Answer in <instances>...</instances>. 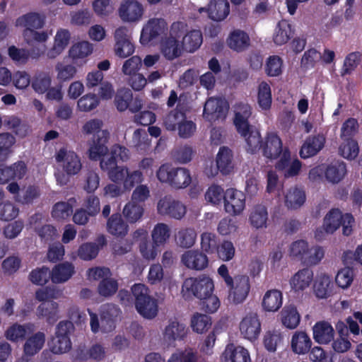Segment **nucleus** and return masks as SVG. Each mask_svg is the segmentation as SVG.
Returning <instances> with one entry per match:
<instances>
[{
  "label": "nucleus",
  "mask_w": 362,
  "mask_h": 362,
  "mask_svg": "<svg viewBox=\"0 0 362 362\" xmlns=\"http://www.w3.org/2000/svg\"><path fill=\"white\" fill-rule=\"evenodd\" d=\"M313 280V272L308 268L299 270L291 280V285L296 291L308 288Z\"/></svg>",
  "instance_id": "obj_34"
},
{
  "label": "nucleus",
  "mask_w": 362,
  "mask_h": 362,
  "mask_svg": "<svg viewBox=\"0 0 362 362\" xmlns=\"http://www.w3.org/2000/svg\"><path fill=\"white\" fill-rule=\"evenodd\" d=\"M70 34L67 30H59L54 37L53 47L47 52V55L49 59H54L60 54L68 45Z\"/></svg>",
  "instance_id": "obj_32"
},
{
  "label": "nucleus",
  "mask_w": 362,
  "mask_h": 362,
  "mask_svg": "<svg viewBox=\"0 0 362 362\" xmlns=\"http://www.w3.org/2000/svg\"><path fill=\"white\" fill-rule=\"evenodd\" d=\"M132 92L127 88H122L117 90L115 97V104L117 109L120 111L126 110L132 100Z\"/></svg>",
  "instance_id": "obj_47"
},
{
  "label": "nucleus",
  "mask_w": 362,
  "mask_h": 362,
  "mask_svg": "<svg viewBox=\"0 0 362 362\" xmlns=\"http://www.w3.org/2000/svg\"><path fill=\"white\" fill-rule=\"evenodd\" d=\"M92 52V45L87 41H83L74 44L70 48L69 56L74 59H82L90 54Z\"/></svg>",
  "instance_id": "obj_50"
},
{
  "label": "nucleus",
  "mask_w": 362,
  "mask_h": 362,
  "mask_svg": "<svg viewBox=\"0 0 362 362\" xmlns=\"http://www.w3.org/2000/svg\"><path fill=\"white\" fill-rule=\"evenodd\" d=\"M56 160L58 163H62L64 170L69 175L77 174L82 167L78 156L74 152L68 151L64 148L58 151Z\"/></svg>",
  "instance_id": "obj_14"
},
{
  "label": "nucleus",
  "mask_w": 362,
  "mask_h": 362,
  "mask_svg": "<svg viewBox=\"0 0 362 362\" xmlns=\"http://www.w3.org/2000/svg\"><path fill=\"white\" fill-rule=\"evenodd\" d=\"M39 318H45L49 325H53L58 319V303L54 301L42 303L36 310Z\"/></svg>",
  "instance_id": "obj_29"
},
{
  "label": "nucleus",
  "mask_w": 362,
  "mask_h": 362,
  "mask_svg": "<svg viewBox=\"0 0 362 362\" xmlns=\"http://www.w3.org/2000/svg\"><path fill=\"white\" fill-rule=\"evenodd\" d=\"M18 208L13 204L6 202L0 203V220L8 221L18 215Z\"/></svg>",
  "instance_id": "obj_63"
},
{
  "label": "nucleus",
  "mask_w": 362,
  "mask_h": 362,
  "mask_svg": "<svg viewBox=\"0 0 362 362\" xmlns=\"http://www.w3.org/2000/svg\"><path fill=\"white\" fill-rule=\"evenodd\" d=\"M229 287L228 299L234 304L243 303L248 296L250 290V279L245 275L235 276L232 285Z\"/></svg>",
  "instance_id": "obj_9"
},
{
  "label": "nucleus",
  "mask_w": 362,
  "mask_h": 362,
  "mask_svg": "<svg viewBox=\"0 0 362 362\" xmlns=\"http://www.w3.org/2000/svg\"><path fill=\"white\" fill-rule=\"evenodd\" d=\"M170 235V228L164 223H157L151 232L152 240L156 245H163L169 239Z\"/></svg>",
  "instance_id": "obj_45"
},
{
  "label": "nucleus",
  "mask_w": 362,
  "mask_h": 362,
  "mask_svg": "<svg viewBox=\"0 0 362 362\" xmlns=\"http://www.w3.org/2000/svg\"><path fill=\"white\" fill-rule=\"evenodd\" d=\"M158 179L175 189L187 187L191 183L189 171L185 168H175L169 164L162 165L156 173Z\"/></svg>",
  "instance_id": "obj_2"
},
{
  "label": "nucleus",
  "mask_w": 362,
  "mask_h": 362,
  "mask_svg": "<svg viewBox=\"0 0 362 362\" xmlns=\"http://www.w3.org/2000/svg\"><path fill=\"white\" fill-rule=\"evenodd\" d=\"M194 153L192 148L185 145L175 148L171 153L174 160L182 164L189 162Z\"/></svg>",
  "instance_id": "obj_54"
},
{
  "label": "nucleus",
  "mask_w": 362,
  "mask_h": 362,
  "mask_svg": "<svg viewBox=\"0 0 362 362\" xmlns=\"http://www.w3.org/2000/svg\"><path fill=\"white\" fill-rule=\"evenodd\" d=\"M202 43V34L200 30H194L187 33L182 38V49L189 52L197 49Z\"/></svg>",
  "instance_id": "obj_41"
},
{
  "label": "nucleus",
  "mask_w": 362,
  "mask_h": 362,
  "mask_svg": "<svg viewBox=\"0 0 362 362\" xmlns=\"http://www.w3.org/2000/svg\"><path fill=\"white\" fill-rule=\"evenodd\" d=\"M26 173L25 164L21 161L11 167L0 168V184H5L13 178L21 179Z\"/></svg>",
  "instance_id": "obj_28"
},
{
  "label": "nucleus",
  "mask_w": 362,
  "mask_h": 362,
  "mask_svg": "<svg viewBox=\"0 0 362 362\" xmlns=\"http://www.w3.org/2000/svg\"><path fill=\"white\" fill-rule=\"evenodd\" d=\"M324 257V250L320 246L308 247L305 255L303 257V264L311 266L318 264Z\"/></svg>",
  "instance_id": "obj_53"
},
{
  "label": "nucleus",
  "mask_w": 362,
  "mask_h": 362,
  "mask_svg": "<svg viewBox=\"0 0 362 362\" xmlns=\"http://www.w3.org/2000/svg\"><path fill=\"white\" fill-rule=\"evenodd\" d=\"M187 111L188 107L185 104L181 103L179 100L176 108L170 111L163 118V124L165 128L168 131H175L184 121Z\"/></svg>",
  "instance_id": "obj_19"
},
{
  "label": "nucleus",
  "mask_w": 362,
  "mask_h": 362,
  "mask_svg": "<svg viewBox=\"0 0 362 362\" xmlns=\"http://www.w3.org/2000/svg\"><path fill=\"white\" fill-rule=\"evenodd\" d=\"M243 137L247 143V151L248 152L253 153L262 148L263 142L257 130L250 131L246 136Z\"/></svg>",
  "instance_id": "obj_57"
},
{
  "label": "nucleus",
  "mask_w": 362,
  "mask_h": 362,
  "mask_svg": "<svg viewBox=\"0 0 362 362\" xmlns=\"http://www.w3.org/2000/svg\"><path fill=\"white\" fill-rule=\"evenodd\" d=\"M71 348L69 337L56 336L52 340V351L57 354L68 352Z\"/></svg>",
  "instance_id": "obj_58"
},
{
  "label": "nucleus",
  "mask_w": 362,
  "mask_h": 362,
  "mask_svg": "<svg viewBox=\"0 0 362 362\" xmlns=\"http://www.w3.org/2000/svg\"><path fill=\"white\" fill-rule=\"evenodd\" d=\"M189 333L187 325L177 319H170L162 331L163 341L168 346H175L176 341H183Z\"/></svg>",
  "instance_id": "obj_5"
},
{
  "label": "nucleus",
  "mask_w": 362,
  "mask_h": 362,
  "mask_svg": "<svg viewBox=\"0 0 362 362\" xmlns=\"http://www.w3.org/2000/svg\"><path fill=\"white\" fill-rule=\"evenodd\" d=\"M258 104L263 110H267L272 105V93L269 86L266 82H261L258 88Z\"/></svg>",
  "instance_id": "obj_52"
},
{
  "label": "nucleus",
  "mask_w": 362,
  "mask_h": 362,
  "mask_svg": "<svg viewBox=\"0 0 362 362\" xmlns=\"http://www.w3.org/2000/svg\"><path fill=\"white\" fill-rule=\"evenodd\" d=\"M305 199V191L297 186L290 187L284 195V204L289 210L300 209L304 204Z\"/></svg>",
  "instance_id": "obj_21"
},
{
  "label": "nucleus",
  "mask_w": 362,
  "mask_h": 362,
  "mask_svg": "<svg viewBox=\"0 0 362 362\" xmlns=\"http://www.w3.org/2000/svg\"><path fill=\"white\" fill-rule=\"evenodd\" d=\"M227 112V103L219 98H211L206 100L204 107V117L214 120L224 117Z\"/></svg>",
  "instance_id": "obj_20"
},
{
  "label": "nucleus",
  "mask_w": 362,
  "mask_h": 362,
  "mask_svg": "<svg viewBox=\"0 0 362 362\" xmlns=\"http://www.w3.org/2000/svg\"><path fill=\"white\" fill-rule=\"evenodd\" d=\"M312 341L304 332H296L292 337L291 348L298 354H304L311 348Z\"/></svg>",
  "instance_id": "obj_36"
},
{
  "label": "nucleus",
  "mask_w": 362,
  "mask_h": 362,
  "mask_svg": "<svg viewBox=\"0 0 362 362\" xmlns=\"http://www.w3.org/2000/svg\"><path fill=\"white\" fill-rule=\"evenodd\" d=\"M358 143L354 139L341 141L339 148V154L347 159H354L358 153Z\"/></svg>",
  "instance_id": "obj_49"
},
{
  "label": "nucleus",
  "mask_w": 362,
  "mask_h": 362,
  "mask_svg": "<svg viewBox=\"0 0 362 362\" xmlns=\"http://www.w3.org/2000/svg\"><path fill=\"white\" fill-rule=\"evenodd\" d=\"M45 16L42 14L30 12L18 18L16 21L17 26L25 29H41L45 25Z\"/></svg>",
  "instance_id": "obj_24"
},
{
  "label": "nucleus",
  "mask_w": 362,
  "mask_h": 362,
  "mask_svg": "<svg viewBox=\"0 0 362 362\" xmlns=\"http://www.w3.org/2000/svg\"><path fill=\"white\" fill-rule=\"evenodd\" d=\"M241 334L248 340L256 339L261 331V324L258 316L255 313L247 314L240 323Z\"/></svg>",
  "instance_id": "obj_15"
},
{
  "label": "nucleus",
  "mask_w": 362,
  "mask_h": 362,
  "mask_svg": "<svg viewBox=\"0 0 362 362\" xmlns=\"http://www.w3.org/2000/svg\"><path fill=\"white\" fill-rule=\"evenodd\" d=\"M207 12L211 19L221 21L229 13V3L227 0H211L208 6Z\"/></svg>",
  "instance_id": "obj_27"
},
{
  "label": "nucleus",
  "mask_w": 362,
  "mask_h": 362,
  "mask_svg": "<svg viewBox=\"0 0 362 362\" xmlns=\"http://www.w3.org/2000/svg\"><path fill=\"white\" fill-rule=\"evenodd\" d=\"M233 168V153L227 147H221L216 157V167L206 168V174L208 176H215L220 170L222 174H229Z\"/></svg>",
  "instance_id": "obj_12"
},
{
  "label": "nucleus",
  "mask_w": 362,
  "mask_h": 362,
  "mask_svg": "<svg viewBox=\"0 0 362 362\" xmlns=\"http://www.w3.org/2000/svg\"><path fill=\"white\" fill-rule=\"evenodd\" d=\"M90 327L91 330L96 333L100 329L102 331L107 332L115 328L114 321L112 319H105L102 317L98 320V316L94 313H90Z\"/></svg>",
  "instance_id": "obj_51"
},
{
  "label": "nucleus",
  "mask_w": 362,
  "mask_h": 362,
  "mask_svg": "<svg viewBox=\"0 0 362 362\" xmlns=\"http://www.w3.org/2000/svg\"><path fill=\"white\" fill-rule=\"evenodd\" d=\"M281 320L288 329H296L300 323V315L296 308L292 305L285 306L281 311Z\"/></svg>",
  "instance_id": "obj_33"
},
{
  "label": "nucleus",
  "mask_w": 362,
  "mask_h": 362,
  "mask_svg": "<svg viewBox=\"0 0 362 362\" xmlns=\"http://www.w3.org/2000/svg\"><path fill=\"white\" fill-rule=\"evenodd\" d=\"M261 149L263 155L271 160L279 158L284 151L281 139L273 132L267 134Z\"/></svg>",
  "instance_id": "obj_18"
},
{
  "label": "nucleus",
  "mask_w": 362,
  "mask_h": 362,
  "mask_svg": "<svg viewBox=\"0 0 362 362\" xmlns=\"http://www.w3.org/2000/svg\"><path fill=\"white\" fill-rule=\"evenodd\" d=\"M144 13V8L136 0H124L119 8V15L123 21L136 22Z\"/></svg>",
  "instance_id": "obj_16"
},
{
  "label": "nucleus",
  "mask_w": 362,
  "mask_h": 362,
  "mask_svg": "<svg viewBox=\"0 0 362 362\" xmlns=\"http://www.w3.org/2000/svg\"><path fill=\"white\" fill-rule=\"evenodd\" d=\"M45 341V335L38 332L29 337L24 344L23 351L27 356H33L42 349Z\"/></svg>",
  "instance_id": "obj_37"
},
{
  "label": "nucleus",
  "mask_w": 362,
  "mask_h": 362,
  "mask_svg": "<svg viewBox=\"0 0 362 362\" xmlns=\"http://www.w3.org/2000/svg\"><path fill=\"white\" fill-rule=\"evenodd\" d=\"M115 40L114 52L119 58H127L134 52V45L125 27H120L115 30Z\"/></svg>",
  "instance_id": "obj_10"
},
{
  "label": "nucleus",
  "mask_w": 362,
  "mask_h": 362,
  "mask_svg": "<svg viewBox=\"0 0 362 362\" xmlns=\"http://www.w3.org/2000/svg\"><path fill=\"white\" fill-rule=\"evenodd\" d=\"M73 212L72 206L64 202L54 204L52 209V216L57 220H64L70 216Z\"/></svg>",
  "instance_id": "obj_62"
},
{
  "label": "nucleus",
  "mask_w": 362,
  "mask_h": 362,
  "mask_svg": "<svg viewBox=\"0 0 362 362\" xmlns=\"http://www.w3.org/2000/svg\"><path fill=\"white\" fill-rule=\"evenodd\" d=\"M182 263L188 269L202 271L209 265V258L199 250H189L181 256Z\"/></svg>",
  "instance_id": "obj_13"
},
{
  "label": "nucleus",
  "mask_w": 362,
  "mask_h": 362,
  "mask_svg": "<svg viewBox=\"0 0 362 362\" xmlns=\"http://www.w3.org/2000/svg\"><path fill=\"white\" fill-rule=\"evenodd\" d=\"M244 194L234 189H228L225 192L224 204L226 211L233 215L240 214L245 206Z\"/></svg>",
  "instance_id": "obj_17"
},
{
  "label": "nucleus",
  "mask_w": 362,
  "mask_h": 362,
  "mask_svg": "<svg viewBox=\"0 0 362 362\" xmlns=\"http://www.w3.org/2000/svg\"><path fill=\"white\" fill-rule=\"evenodd\" d=\"M282 60L276 55L269 57L265 64V72L269 76H278L282 72Z\"/></svg>",
  "instance_id": "obj_56"
},
{
  "label": "nucleus",
  "mask_w": 362,
  "mask_h": 362,
  "mask_svg": "<svg viewBox=\"0 0 362 362\" xmlns=\"http://www.w3.org/2000/svg\"><path fill=\"white\" fill-rule=\"evenodd\" d=\"M160 52L168 60H173L182 54V48L174 37H166L160 42Z\"/></svg>",
  "instance_id": "obj_26"
},
{
  "label": "nucleus",
  "mask_w": 362,
  "mask_h": 362,
  "mask_svg": "<svg viewBox=\"0 0 362 362\" xmlns=\"http://www.w3.org/2000/svg\"><path fill=\"white\" fill-rule=\"evenodd\" d=\"M313 338L320 344H327L334 338V329L326 321L317 322L313 327Z\"/></svg>",
  "instance_id": "obj_25"
},
{
  "label": "nucleus",
  "mask_w": 362,
  "mask_h": 362,
  "mask_svg": "<svg viewBox=\"0 0 362 362\" xmlns=\"http://www.w3.org/2000/svg\"><path fill=\"white\" fill-rule=\"evenodd\" d=\"M268 212L264 205L257 204L252 208L249 221L254 228L257 229L266 228Z\"/></svg>",
  "instance_id": "obj_35"
},
{
  "label": "nucleus",
  "mask_w": 362,
  "mask_h": 362,
  "mask_svg": "<svg viewBox=\"0 0 362 362\" xmlns=\"http://www.w3.org/2000/svg\"><path fill=\"white\" fill-rule=\"evenodd\" d=\"M183 287L200 300L211 295L214 290V283L208 276L189 278L185 281Z\"/></svg>",
  "instance_id": "obj_8"
},
{
  "label": "nucleus",
  "mask_w": 362,
  "mask_h": 362,
  "mask_svg": "<svg viewBox=\"0 0 362 362\" xmlns=\"http://www.w3.org/2000/svg\"><path fill=\"white\" fill-rule=\"evenodd\" d=\"M354 218L349 214L344 215L339 209H332L325 217L323 230L327 234L333 233L341 225L344 235H349L352 232Z\"/></svg>",
  "instance_id": "obj_4"
},
{
  "label": "nucleus",
  "mask_w": 362,
  "mask_h": 362,
  "mask_svg": "<svg viewBox=\"0 0 362 362\" xmlns=\"http://www.w3.org/2000/svg\"><path fill=\"white\" fill-rule=\"evenodd\" d=\"M219 245V241L216 234L209 232H204L201 235V247L202 252L209 254L216 251Z\"/></svg>",
  "instance_id": "obj_48"
},
{
  "label": "nucleus",
  "mask_w": 362,
  "mask_h": 362,
  "mask_svg": "<svg viewBox=\"0 0 362 362\" xmlns=\"http://www.w3.org/2000/svg\"><path fill=\"white\" fill-rule=\"evenodd\" d=\"M132 293L135 300V307L138 313L146 319H153L158 314L156 300L148 294L144 284H136L132 287Z\"/></svg>",
  "instance_id": "obj_3"
},
{
  "label": "nucleus",
  "mask_w": 362,
  "mask_h": 362,
  "mask_svg": "<svg viewBox=\"0 0 362 362\" xmlns=\"http://www.w3.org/2000/svg\"><path fill=\"white\" fill-rule=\"evenodd\" d=\"M158 213L161 216L180 220L186 214V206L171 196L161 198L157 204Z\"/></svg>",
  "instance_id": "obj_6"
},
{
  "label": "nucleus",
  "mask_w": 362,
  "mask_h": 362,
  "mask_svg": "<svg viewBox=\"0 0 362 362\" xmlns=\"http://www.w3.org/2000/svg\"><path fill=\"white\" fill-rule=\"evenodd\" d=\"M167 30V23L163 19H151L141 30L140 42L144 45H148L162 34H164Z\"/></svg>",
  "instance_id": "obj_11"
},
{
  "label": "nucleus",
  "mask_w": 362,
  "mask_h": 362,
  "mask_svg": "<svg viewBox=\"0 0 362 362\" xmlns=\"http://www.w3.org/2000/svg\"><path fill=\"white\" fill-rule=\"evenodd\" d=\"M226 357H229L232 362H250L248 351L243 346L233 347L228 346L225 351Z\"/></svg>",
  "instance_id": "obj_46"
},
{
  "label": "nucleus",
  "mask_w": 362,
  "mask_h": 362,
  "mask_svg": "<svg viewBox=\"0 0 362 362\" xmlns=\"http://www.w3.org/2000/svg\"><path fill=\"white\" fill-rule=\"evenodd\" d=\"M122 213L129 223H134L142 217L144 208L140 204L130 201L124 206Z\"/></svg>",
  "instance_id": "obj_44"
},
{
  "label": "nucleus",
  "mask_w": 362,
  "mask_h": 362,
  "mask_svg": "<svg viewBox=\"0 0 362 362\" xmlns=\"http://www.w3.org/2000/svg\"><path fill=\"white\" fill-rule=\"evenodd\" d=\"M191 324L194 331L202 333L210 327L211 319L206 315L197 313L194 315Z\"/></svg>",
  "instance_id": "obj_61"
},
{
  "label": "nucleus",
  "mask_w": 362,
  "mask_h": 362,
  "mask_svg": "<svg viewBox=\"0 0 362 362\" xmlns=\"http://www.w3.org/2000/svg\"><path fill=\"white\" fill-rule=\"evenodd\" d=\"M325 139L322 135L308 137L300 151L303 158H310L317 154L324 146Z\"/></svg>",
  "instance_id": "obj_23"
},
{
  "label": "nucleus",
  "mask_w": 362,
  "mask_h": 362,
  "mask_svg": "<svg viewBox=\"0 0 362 362\" xmlns=\"http://www.w3.org/2000/svg\"><path fill=\"white\" fill-rule=\"evenodd\" d=\"M99 247L93 243L81 245L78 250V257L83 260H90L96 257Z\"/></svg>",
  "instance_id": "obj_60"
},
{
  "label": "nucleus",
  "mask_w": 362,
  "mask_h": 362,
  "mask_svg": "<svg viewBox=\"0 0 362 362\" xmlns=\"http://www.w3.org/2000/svg\"><path fill=\"white\" fill-rule=\"evenodd\" d=\"M292 31L290 24L286 21H280L274 34V42L279 45L286 43L291 38Z\"/></svg>",
  "instance_id": "obj_43"
},
{
  "label": "nucleus",
  "mask_w": 362,
  "mask_h": 362,
  "mask_svg": "<svg viewBox=\"0 0 362 362\" xmlns=\"http://www.w3.org/2000/svg\"><path fill=\"white\" fill-rule=\"evenodd\" d=\"M346 174V167L342 161H334L325 168V175L327 181L333 184L339 182Z\"/></svg>",
  "instance_id": "obj_30"
},
{
  "label": "nucleus",
  "mask_w": 362,
  "mask_h": 362,
  "mask_svg": "<svg viewBox=\"0 0 362 362\" xmlns=\"http://www.w3.org/2000/svg\"><path fill=\"white\" fill-rule=\"evenodd\" d=\"M358 131V124L356 119L349 118L342 124L341 128L340 138L341 141L353 139L354 135Z\"/></svg>",
  "instance_id": "obj_55"
},
{
  "label": "nucleus",
  "mask_w": 362,
  "mask_h": 362,
  "mask_svg": "<svg viewBox=\"0 0 362 362\" xmlns=\"http://www.w3.org/2000/svg\"><path fill=\"white\" fill-rule=\"evenodd\" d=\"M282 305V293L281 291L273 289L266 292L262 300L263 308L266 311L275 312Z\"/></svg>",
  "instance_id": "obj_38"
},
{
  "label": "nucleus",
  "mask_w": 362,
  "mask_h": 362,
  "mask_svg": "<svg viewBox=\"0 0 362 362\" xmlns=\"http://www.w3.org/2000/svg\"><path fill=\"white\" fill-rule=\"evenodd\" d=\"M107 228L110 233L117 237H124L128 232V225L118 214L110 216L107 223Z\"/></svg>",
  "instance_id": "obj_39"
},
{
  "label": "nucleus",
  "mask_w": 362,
  "mask_h": 362,
  "mask_svg": "<svg viewBox=\"0 0 362 362\" xmlns=\"http://www.w3.org/2000/svg\"><path fill=\"white\" fill-rule=\"evenodd\" d=\"M38 29H25L23 33L26 42L33 46L30 53L33 58H39L45 54L46 46L43 44L48 39V33L46 31H38Z\"/></svg>",
  "instance_id": "obj_7"
},
{
  "label": "nucleus",
  "mask_w": 362,
  "mask_h": 362,
  "mask_svg": "<svg viewBox=\"0 0 362 362\" xmlns=\"http://www.w3.org/2000/svg\"><path fill=\"white\" fill-rule=\"evenodd\" d=\"M197 233L191 228H181L175 235L177 245L182 248L192 247L195 243Z\"/></svg>",
  "instance_id": "obj_40"
},
{
  "label": "nucleus",
  "mask_w": 362,
  "mask_h": 362,
  "mask_svg": "<svg viewBox=\"0 0 362 362\" xmlns=\"http://www.w3.org/2000/svg\"><path fill=\"white\" fill-rule=\"evenodd\" d=\"M229 47L237 52H242L250 45L248 35L241 30L233 31L227 40Z\"/></svg>",
  "instance_id": "obj_31"
},
{
  "label": "nucleus",
  "mask_w": 362,
  "mask_h": 362,
  "mask_svg": "<svg viewBox=\"0 0 362 362\" xmlns=\"http://www.w3.org/2000/svg\"><path fill=\"white\" fill-rule=\"evenodd\" d=\"M103 122L98 119H93L86 122L82 131L87 134H94L93 144L89 149V157L92 160H98L100 155L107 153L105 146L108 140L109 133L107 130H101Z\"/></svg>",
  "instance_id": "obj_1"
},
{
  "label": "nucleus",
  "mask_w": 362,
  "mask_h": 362,
  "mask_svg": "<svg viewBox=\"0 0 362 362\" xmlns=\"http://www.w3.org/2000/svg\"><path fill=\"white\" fill-rule=\"evenodd\" d=\"M142 66L140 57L135 55L125 60L122 66V72L127 76L137 73Z\"/></svg>",
  "instance_id": "obj_59"
},
{
  "label": "nucleus",
  "mask_w": 362,
  "mask_h": 362,
  "mask_svg": "<svg viewBox=\"0 0 362 362\" xmlns=\"http://www.w3.org/2000/svg\"><path fill=\"white\" fill-rule=\"evenodd\" d=\"M314 292L319 298H326L332 293L331 280L325 274L318 276L314 284Z\"/></svg>",
  "instance_id": "obj_42"
},
{
  "label": "nucleus",
  "mask_w": 362,
  "mask_h": 362,
  "mask_svg": "<svg viewBox=\"0 0 362 362\" xmlns=\"http://www.w3.org/2000/svg\"><path fill=\"white\" fill-rule=\"evenodd\" d=\"M74 272V266L71 263L69 262L59 263L50 272L51 280L54 284H62L67 281Z\"/></svg>",
  "instance_id": "obj_22"
},
{
  "label": "nucleus",
  "mask_w": 362,
  "mask_h": 362,
  "mask_svg": "<svg viewBox=\"0 0 362 362\" xmlns=\"http://www.w3.org/2000/svg\"><path fill=\"white\" fill-rule=\"evenodd\" d=\"M118 288L117 281L110 277L100 281L98 285V292L100 295L108 297L116 293Z\"/></svg>",
  "instance_id": "obj_64"
}]
</instances>
